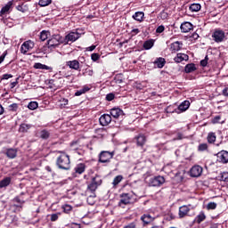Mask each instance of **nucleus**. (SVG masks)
<instances>
[{
  "instance_id": "obj_40",
  "label": "nucleus",
  "mask_w": 228,
  "mask_h": 228,
  "mask_svg": "<svg viewBox=\"0 0 228 228\" xmlns=\"http://www.w3.org/2000/svg\"><path fill=\"white\" fill-rule=\"evenodd\" d=\"M123 179H124V176H122V175H117L112 182L113 186H118V184H120Z\"/></svg>"
},
{
  "instance_id": "obj_45",
  "label": "nucleus",
  "mask_w": 228,
  "mask_h": 228,
  "mask_svg": "<svg viewBox=\"0 0 228 228\" xmlns=\"http://www.w3.org/2000/svg\"><path fill=\"white\" fill-rule=\"evenodd\" d=\"M159 17L161 20H167L168 19V12H165V10L161 11L159 13Z\"/></svg>"
},
{
  "instance_id": "obj_10",
  "label": "nucleus",
  "mask_w": 228,
  "mask_h": 228,
  "mask_svg": "<svg viewBox=\"0 0 228 228\" xmlns=\"http://www.w3.org/2000/svg\"><path fill=\"white\" fill-rule=\"evenodd\" d=\"M215 42L220 44V42H224V38H225V32L222 29H216L212 35Z\"/></svg>"
},
{
  "instance_id": "obj_51",
  "label": "nucleus",
  "mask_w": 228,
  "mask_h": 228,
  "mask_svg": "<svg viewBox=\"0 0 228 228\" xmlns=\"http://www.w3.org/2000/svg\"><path fill=\"white\" fill-rule=\"evenodd\" d=\"M165 31V27L163 25H160L157 28H156V33L158 35H161V33H163Z\"/></svg>"
},
{
  "instance_id": "obj_36",
  "label": "nucleus",
  "mask_w": 228,
  "mask_h": 228,
  "mask_svg": "<svg viewBox=\"0 0 228 228\" xmlns=\"http://www.w3.org/2000/svg\"><path fill=\"white\" fill-rule=\"evenodd\" d=\"M49 37H51V32L47 30H43L40 33V40H42V42H45V40H47Z\"/></svg>"
},
{
  "instance_id": "obj_33",
  "label": "nucleus",
  "mask_w": 228,
  "mask_h": 228,
  "mask_svg": "<svg viewBox=\"0 0 228 228\" xmlns=\"http://www.w3.org/2000/svg\"><path fill=\"white\" fill-rule=\"evenodd\" d=\"M16 10H18V12H21V13H26V12L29 11V5L27 4H21L16 6Z\"/></svg>"
},
{
  "instance_id": "obj_20",
  "label": "nucleus",
  "mask_w": 228,
  "mask_h": 228,
  "mask_svg": "<svg viewBox=\"0 0 228 228\" xmlns=\"http://www.w3.org/2000/svg\"><path fill=\"white\" fill-rule=\"evenodd\" d=\"M110 113L111 117H113V118H119L120 117H122L124 115V110H122L118 107H114V108L110 109Z\"/></svg>"
},
{
  "instance_id": "obj_59",
  "label": "nucleus",
  "mask_w": 228,
  "mask_h": 228,
  "mask_svg": "<svg viewBox=\"0 0 228 228\" xmlns=\"http://www.w3.org/2000/svg\"><path fill=\"white\" fill-rule=\"evenodd\" d=\"M222 95H224V97H228V86L223 89Z\"/></svg>"
},
{
  "instance_id": "obj_12",
  "label": "nucleus",
  "mask_w": 228,
  "mask_h": 228,
  "mask_svg": "<svg viewBox=\"0 0 228 228\" xmlns=\"http://www.w3.org/2000/svg\"><path fill=\"white\" fill-rule=\"evenodd\" d=\"M203 170L202 167L199 165L193 166L190 170L191 177H200Z\"/></svg>"
},
{
  "instance_id": "obj_27",
  "label": "nucleus",
  "mask_w": 228,
  "mask_h": 228,
  "mask_svg": "<svg viewBox=\"0 0 228 228\" xmlns=\"http://www.w3.org/2000/svg\"><path fill=\"white\" fill-rule=\"evenodd\" d=\"M143 17H145V13L143 12H136L132 16V19H134V20H136L137 22H143Z\"/></svg>"
},
{
  "instance_id": "obj_9",
  "label": "nucleus",
  "mask_w": 228,
  "mask_h": 228,
  "mask_svg": "<svg viewBox=\"0 0 228 228\" xmlns=\"http://www.w3.org/2000/svg\"><path fill=\"white\" fill-rule=\"evenodd\" d=\"M79 38V34L75 32H70L68 35L65 36V37H62V43L64 45H67L69 42H76Z\"/></svg>"
},
{
  "instance_id": "obj_4",
  "label": "nucleus",
  "mask_w": 228,
  "mask_h": 228,
  "mask_svg": "<svg viewBox=\"0 0 228 228\" xmlns=\"http://www.w3.org/2000/svg\"><path fill=\"white\" fill-rule=\"evenodd\" d=\"M120 200L118 206H129V204H134L136 202V199L133 198V193L131 192H123L119 195Z\"/></svg>"
},
{
  "instance_id": "obj_24",
  "label": "nucleus",
  "mask_w": 228,
  "mask_h": 228,
  "mask_svg": "<svg viewBox=\"0 0 228 228\" xmlns=\"http://www.w3.org/2000/svg\"><path fill=\"white\" fill-rule=\"evenodd\" d=\"M197 70V65L195 63H188L184 67L185 74H191V72H195Z\"/></svg>"
},
{
  "instance_id": "obj_5",
  "label": "nucleus",
  "mask_w": 228,
  "mask_h": 228,
  "mask_svg": "<svg viewBox=\"0 0 228 228\" xmlns=\"http://www.w3.org/2000/svg\"><path fill=\"white\" fill-rule=\"evenodd\" d=\"M102 184V179L99 175H95L91 179V183L87 185V190L91 191V193H94L97 191L99 186Z\"/></svg>"
},
{
  "instance_id": "obj_54",
  "label": "nucleus",
  "mask_w": 228,
  "mask_h": 228,
  "mask_svg": "<svg viewBox=\"0 0 228 228\" xmlns=\"http://www.w3.org/2000/svg\"><path fill=\"white\" fill-rule=\"evenodd\" d=\"M138 33H140V29L139 28H134L131 30L130 32V38H133V37H136V35H138Z\"/></svg>"
},
{
  "instance_id": "obj_42",
  "label": "nucleus",
  "mask_w": 228,
  "mask_h": 228,
  "mask_svg": "<svg viewBox=\"0 0 228 228\" xmlns=\"http://www.w3.org/2000/svg\"><path fill=\"white\" fill-rule=\"evenodd\" d=\"M9 111L16 112L17 110H19V104L18 103H12L8 106Z\"/></svg>"
},
{
  "instance_id": "obj_22",
  "label": "nucleus",
  "mask_w": 228,
  "mask_h": 228,
  "mask_svg": "<svg viewBox=\"0 0 228 228\" xmlns=\"http://www.w3.org/2000/svg\"><path fill=\"white\" fill-rule=\"evenodd\" d=\"M141 220L143 223V225H149V224H152V222H154V217L151 216V214H143L141 216Z\"/></svg>"
},
{
  "instance_id": "obj_25",
  "label": "nucleus",
  "mask_w": 228,
  "mask_h": 228,
  "mask_svg": "<svg viewBox=\"0 0 228 228\" xmlns=\"http://www.w3.org/2000/svg\"><path fill=\"white\" fill-rule=\"evenodd\" d=\"M153 63L158 67V69H163L167 64V61L163 57H159L153 61Z\"/></svg>"
},
{
  "instance_id": "obj_30",
  "label": "nucleus",
  "mask_w": 228,
  "mask_h": 228,
  "mask_svg": "<svg viewBox=\"0 0 228 228\" xmlns=\"http://www.w3.org/2000/svg\"><path fill=\"white\" fill-rule=\"evenodd\" d=\"M34 69H41V70H53L52 67H49L45 64H42L40 62H36L34 64Z\"/></svg>"
},
{
  "instance_id": "obj_8",
  "label": "nucleus",
  "mask_w": 228,
  "mask_h": 228,
  "mask_svg": "<svg viewBox=\"0 0 228 228\" xmlns=\"http://www.w3.org/2000/svg\"><path fill=\"white\" fill-rule=\"evenodd\" d=\"M35 47V42L31 40L25 41L20 46L21 54H28V51H31Z\"/></svg>"
},
{
  "instance_id": "obj_34",
  "label": "nucleus",
  "mask_w": 228,
  "mask_h": 228,
  "mask_svg": "<svg viewBox=\"0 0 228 228\" xmlns=\"http://www.w3.org/2000/svg\"><path fill=\"white\" fill-rule=\"evenodd\" d=\"M208 143H215L216 142V134L214 132L208 133L207 136Z\"/></svg>"
},
{
  "instance_id": "obj_18",
  "label": "nucleus",
  "mask_w": 228,
  "mask_h": 228,
  "mask_svg": "<svg viewBox=\"0 0 228 228\" xmlns=\"http://www.w3.org/2000/svg\"><path fill=\"white\" fill-rule=\"evenodd\" d=\"M180 29L182 33H190L191 30H193V24L190 21H184L181 24Z\"/></svg>"
},
{
  "instance_id": "obj_31",
  "label": "nucleus",
  "mask_w": 228,
  "mask_h": 228,
  "mask_svg": "<svg viewBox=\"0 0 228 228\" xmlns=\"http://www.w3.org/2000/svg\"><path fill=\"white\" fill-rule=\"evenodd\" d=\"M86 170V165L85 163H79L76 167H75V172L76 174H83Z\"/></svg>"
},
{
  "instance_id": "obj_2",
  "label": "nucleus",
  "mask_w": 228,
  "mask_h": 228,
  "mask_svg": "<svg viewBox=\"0 0 228 228\" xmlns=\"http://www.w3.org/2000/svg\"><path fill=\"white\" fill-rule=\"evenodd\" d=\"M63 44V37L60 34L53 35L51 38L46 43V47L50 49V51H54L57 47H60Z\"/></svg>"
},
{
  "instance_id": "obj_60",
  "label": "nucleus",
  "mask_w": 228,
  "mask_h": 228,
  "mask_svg": "<svg viewBox=\"0 0 228 228\" xmlns=\"http://www.w3.org/2000/svg\"><path fill=\"white\" fill-rule=\"evenodd\" d=\"M6 54H8L7 52H4L3 54L0 56V65L4 61V59L6 58Z\"/></svg>"
},
{
  "instance_id": "obj_39",
  "label": "nucleus",
  "mask_w": 228,
  "mask_h": 228,
  "mask_svg": "<svg viewBox=\"0 0 228 228\" xmlns=\"http://www.w3.org/2000/svg\"><path fill=\"white\" fill-rule=\"evenodd\" d=\"M208 149H209V146L206 142L200 143L198 146V151L199 152H205V151H208Z\"/></svg>"
},
{
  "instance_id": "obj_57",
  "label": "nucleus",
  "mask_w": 228,
  "mask_h": 228,
  "mask_svg": "<svg viewBox=\"0 0 228 228\" xmlns=\"http://www.w3.org/2000/svg\"><path fill=\"white\" fill-rule=\"evenodd\" d=\"M208 56H206L204 60H201L200 61V66L201 67H208Z\"/></svg>"
},
{
  "instance_id": "obj_6",
  "label": "nucleus",
  "mask_w": 228,
  "mask_h": 228,
  "mask_svg": "<svg viewBox=\"0 0 228 228\" xmlns=\"http://www.w3.org/2000/svg\"><path fill=\"white\" fill-rule=\"evenodd\" d=\"M216 161L218 163H222L223 165H227L228 163V151L225 150H222L221 151L216 154Z\"/></svg>"
},
{
  "instance_id": "obj_26",
  "label": "nucleus",
  "mask_w": 228,
  "mask_h": 228,
  "mask_svg": "<svg viewBox=\"0 0 228 228\" xmlns=\"http://www.w3.org/2000/svg\"><path fill=\"white\" fill-rule=\"evenodd\" d=\"M90 90H92V87L86 85L82 87V89L76 91L75 96L79 97V96L83 95L84 94H86V92H90Z\"/></svg>"
},
{
  "instance_id": "obj_28",
  "label": "nucleus",
  "mask_w": 228,
  "mask_h": 228,
  "mask_svg": "<svg viewBox=\"0 0 228 228\" xmlns=\"http://www.w3.org/2000/svg\"><path fill=\"white\" fill-rule=\"evenodd\" d=\"M207 216L206 214L201 211L200 212V214L194 218V224H202V222H204V220H206Z\"/></svg>"
},
{
  "instance_id": "obj_14",
  "label": "nucleus",
  "mask_w": 228,
  "mask_h": 228,
  "mask_svg": "<svg viewBox=\"0 0 228 228\" xmlns=\"http://www.w3.org/2000/svg\"><path fill=\"white\" fill-rule=\"evenodd\" d=\"M181 49H183V42L181 41H175L172 43L169 46V51L171 52L172 54L179 53Z\"/></svg>"
},
{
  "instance_id": "obj_53",
  "label": "nucleus",
  "mask_w": 228,
  "mask_h": 228,
  "mask_svg": "<svg viewBox=\"0 0 228 228\" xmlns=\"http://www.w3.org/2000/svg\"><path fill=\"white\" fill-rule=\"evenodd\" d=\"M220 120H222V116H216L212 119V124H219Z\"/></svg>"
},
{
  "instance_id": "obj_3",
  "label": "nucleus",
  "mask_w": 228,
  "mask_h": 228,
  "mask_svg": "<svg viewBox=\"0 0 228 228\" xmlns=\"http://www.w3.org/2000/svg\"><path fill=\"white\" fill-rule=\"evenodd\" d=\"M115 156V151H102L98 155V163H111V159Z\"/></svg>"
},
{
  "instance_id": "obj_49",
  "label": "nucleus",
  "mask_w": 228,
  "mask_h": 228,
  "mask_svg": "<svg viewBox=\"0 0 228 228\" xmlns=\"http://www.w3.org/2000/svg\"><path fill=\"white\" fill-rule=\"evenodd\" d=\"M216 202H209L207 205V209L211 210V209H216Z\"/></svg>"
},
{
  "instance_id": "obj_56",
  "label": "nucleus",
  "mask_w": 228,
  "mask_h": 228,
  "mask_svg": "<svg viewBox=\"0 0 228 228\" xmlns=\"http://www.w3.org/2000/svg\"><path fill=\"white\" fill-rule=\"evenodd\" d=\"M94 76V70L90 69H86L85 72L83 73V76Z\"/></svg>"
},
{
  "instance_id": "obj_16",
  "label": "nucleus",
  "mask_w": 228,
  "mask_h": 228,
  "mask_svg": "<svg viewBox=\"0 0 228 228\" xmlns=\"http://www.w3.org/2000/svg\"><path fill=\"white\" fill-rule=\"evenodd\" d=\"M190 108V101H183L176 109H175V112L184 113Z\"/></svg>"
},
{
  "instance_id": "obj_63",
  "label": "nucleus",
  "mask_w": 228,
  "mask_h": 228,
  "mask_svg": "<svg viewBox=\"0 0 228 228\" xmlns=\"http://www.w3.org/2000/svg\"><path fill=\"white\" fill-rule=\"evenodd\" d=\"M191 38H193V40H199V34L197 32H194L191 35Z\"/></svg>"
},
{
  "instance_id": "obj_17",
  "label": "nucleus",
  "mask_w": 228,
  "mask_h": 228,
  "mask_svg": "<svg viewBox=\"0 0 228 228\" xmlns=\"http://www.w3.org/2000/svg\"><path fill=\"white\" fill-rule=\"evenodd\" d=\"M99 122L101 126H106L111 124V115L110 114H103L100 117Z\"/></svg>"
},
{
  "instance_id": "obj_15",
  "label": "nucleus",
  "mask_w": 228,
  "mask_h": 228,
  "mask_svg": "<svg viewBox=\"0 0 228 228\" xmlns=\"http://www.w3.org/2000/svg\"><path fill=\"white\" fill-rule=\"evenodd\" d=\"M134 140L137 147L143 148V145L147 143V137L143 134H139L137 136L134 137Z\"/></svg>"
},
{
  "instance_id": "obj_23",
  "label": "nucleus",
  "mask_w": 228,
  "mask_h": 228,
  "mask_svg": "<svg viewBox=\"0 0 228 228\" xmlns=\"http://www.w3.org/2000/svg\"><path fill=\"white\" fill-rule=\"evenodd\" d=\"M12 6H13V1H9L7 4H5V6L2 7L0 11V15H8V13H10Z\"/></svg>"
},
{
  "instance_id": "obj_38",
  "label": "nucleus",
  "mask_w": 228,
  "mask_h": 228,
  "mask_svg": "<svg viewBox=\"0 0 228 228\" xmlns=\"http://www.w3.org/2000/svg\"><path fill=\"white\" fill-rule=\"evenodd\" d=\"M49 136H51V133L48 130L44 129L40 132V138H42V140H47Z\"/></svg>"
},
{
  "instance_id": "obj_46",
  "label": "nucleus",
  "mask_w": 228,
  "mask_h": 228,
  "mask_svg": "<svg viewBox=\"0 0 228 228\" xmlns=\"http://www.w3.org/2000/svg\"><path fill=\"white\" fill-rule=\"evenodd\" d=\"M220 181H224V183H228V172H224L221 174Z\"/></svg>"
},
{
  "instance_id": "obj_7",
  "label": "nucleus",
  "mask_w": 228,
  "mask_h": 228,
  "mask_svg": "<svg viewBox=\"0 0 228 228\" xmlns=\"http://www.w3.org/2000/svg\"><path fill=\"white\" fill-rule=\"evenodd\" d=\"M150 186L159 187L165 184V177L161 175L154 176L150 179Z\"/></svg>"
},
{
  "instance_id": "obj_47",
  "label": "nucleus",
  "mask_w": 228,
  "mask_h": 228,
  "mask_svg": "<svg viewBox=\"0 0 228 228\" xmlns=\"http://www.w3.org/2000/svg\"><path fill=\"white\" fill-rule=\"evenodd\" d=\"M91 60H92L93 61H99V60H101V54L96 53H92V54H91Z\"/></svg>"
},
{
  "instance_id": "obj_44",
  "label": "nucleus",
  "mask_w": 228,
  "mask_h": 228,
  "mask_svg": "<svg viewBox=\"0 0 228 228\" xmlns=\"http://www.w3.org/2000/svg\"><path fill=\"white\" fill-rule=\"evenodd\" d=\"M28 110H37L38 108V102H30L28 105Z\"/></svg>"
},
{
  "instance_id": "obj_35",
  "label": "nucleus",
  "mask_w": 228,
  "mask_h": 228,
  "mask_svg": "<svg viewBox=\"0 0 228 228\" xmlns=\"http://www.w3.org/2000/svg\"><path fill=\"white\" fill-rule=\"evenodd\" d=\"M142 47L143 49H145V51H149V49H152V47H154V41L152 39L145 41L143 43Z\"/></svg>"
},
{
  "instance_id": "obj_13",
  "label": "nucleus",
  "mask_w": 228,
  "mask_h": 228,
  "mask_svg": "<svg viewBox=\"0 0 228 228\" xmlns=\"http://www.w3.org/2000/svg\"><path fill=\"white\" fill-rule=\"evenodd\" d=\"M17 152L16 148H7L3 151V154H4L8 159H15V158H17Z\"/></svg>"
},
{
  "instance_id": "obj_55",
  "label": "nucleus",
  "mask_w": 228,
  "mask_h": 228,
  "mask_svg": "<svg viewBox=\"0 0 228 228\" xmlns=\"http://www.w3.org/2000/svg\"><path fill=\"white\" fill-rule=\"evenodd\" d=\"M115 99V94L110 93L106 95V101L111 102Z\"/></svg>"
},
{
  "instance_id": "obj_58",
  "label": "nucleus",
  "mask_w": 228,
  "mask_h": 228,
  "mask_svg": "<svg viewBox=\"0 0 228 228\" xmlns=\"http://www.w3.org/2000/svg\"><path fill=\"white\" fill-rule=\"evenodd\" d=\"M70 228H81V224L77 223H71L69 224Z\"/></svg>"
},
{
  "instance_id": "obj_43",
  "label": "nucleus",
  "mask_w": 228,
  "mask_h": 228,
  "mask_svg": "<svg viewBox=\"0 0 228 228\" xmlns=\"http://www.w3.org/2000/svg\"><path fill=\"white\" fill-rule=\"evenodd\" d=\"M53 3V0H39V6H49Z\"/></svg>"
},
{
  "instance_id": "obj_37",
  "label": "nucleus",
  "mask_w": 228,
  "mask_h": 228,
  "mask_svg": "<svg viewBox=\"0 0 228 228\" xmlns=\"http://www.w3.org/2000/svg\"><path fill=\"white\" fill-rule=\"evenodd\" d=\"M200 8H202L200 4H191L189 7V10L191 12H200Z\"/></svg>"
},
{
  "instance_id": "obj_1",
  "label": "nucleus",
  "mask_w": 228,
  "mask_h": 228,
  "mask_svg": "<svg viewBox=\"0 0 228 228\" xmlns=\"http://www.w3.org/2000/svg\"><path fill=\"white\" fill-rule=\"evenodd\" d=\"M56 156L55 165L59 170H70V155L63 151H53Z\"/></svg>"
},
{
  "instance_id": "obj_41",
  "label": "nucleus",
  "mask_w": 228,
  "mask_h": 228,
  "mask_svg": "<svg viewBox=\"0 0 228 228\" xmlns=\"http://www.w3.org/2000/svg\"><path fill=\"white\" fill-rule=\"evenodd\" d=\"M63 213H66V215H70L72 213V206L69 204H65L62 206Z\"/></svg>"
},
{
  "instance_id": "obj_29",
  "label": "nucleus",
  "mask_w": 228,
  "mask_h": 228,
  "mask_svg": "<svg viewBox=\"0 0 228 228\" xmlns=\"http://www.w3.org/2000/svg\"><path fill=\"white\" fill-rule=\"evenodd\" d=\"M12 183V177L7 176L0 181V188H6Z\"/></svg>"
},
{
  "instance_id": "obj_64",
  "label": "nucleus",
  "mask_w": 228,
  "mask_h": 228,
  "mask_svg": "<svg viewBox=\"0 0 228 228\" xmlns=\"http://www.w3.org/2000/svg\"><path fill=\"white\" fill-rule=\"evenodd\" d=\"M61 102H62L61 104H62L63 106H67V104H69V100L63 98L62 100H61Z\"/></svg>"
},
{
  "instance_id": "obj_48",
  "label": "nucleus",
  "mask_w": 228,
  "mask_h": 228,
  "mask_svg": "<svg viewBox=\"0 0 228 228\" xmlns=\"http://www.w3.org/2000/svg\"><path fill=\"white\" fill-rule=\"evenodd\" d=\"M12 200L13 202H17V204H20L21 206L24 204V202H26L24 200L20 199V196H16Z\"/></svg>"
},
{
  "instance_id": "obj_19",
  "label": "nucleus",
  "mask_w": 228,
  "mask_h": 228,
  "mask_svg": "<svg viewBox=\"0 0 228 228\" xmlns=\"http://www.w3.org/2000/svg\"><path fill=\"white\" fill-rule=\"evenodd\" d=\"M190 60V56L186 53H179L174 58L175 63H183V61H188Z\"/></svg>"
},
{
  "instance_id": "obj_52",
  "label": "nucleus",
  "mask_w": 228,
  "mask_h": 228,
  "mask_svg": "<svg viewBox=\"0 0 228 228\" xmlns=\"http://www.w3.org/2000/svg\"><path fill=\"white\" fill-rule=\"evenodd\" d=\"M50 216L51 222H56L60 218V214H52Z\"/></svg>"
},
{
  "instance_id": "obj_32",
  "label": "nucleus",
  "mask_w": 228,
  "mask_h": 228,
  "mask_svg": "<svg viewBox=\"0 0 228 228\" xmlns=\"http://www.w3.org/2000/svg\"><path fill=\"white\" fill-rule=\"evenodd\" d=\"M30 129H31V125L26 124V123H22V124L20 126L19 132H20V133H28V131H29Z\"/></svg>"
},
{
  "instance_id": "obj_11",
  "label": "nucleus",
  "mask_w": 228,
  "mask_h": 228,
  "mask_svg": "<svg viewBox=\"0 0 228 228\" xmlns=\"http://www.w3.org/2000/svg\"><path fill=\"white\" fill-rule=\"evenodd\" d=\"M66 67H69L71 70H77L78 72H81V64L78 60L66 61Z\"/></svg>"
},
{
  "instance_id": "obj_62",
  "label": "nucleus",
  "mask_w": 228,
  "mask_h": 228,
  "mask_svg": "<svg viewBox=\"0 0 228 228\" xmlns=\"http://www.w3.org/2000/svg\"><path fill=\"white\" fill-rule=\"evenodd\" d=\"M11 77H13V75H12V74H4L2 76V79H10Z\"/></svg>"
},
{
  "instance_id": "obj_50",
  "label": "nucleus",
  "mask_w": 228,
  "mask_h": 228,
  "mask_svg": "<svg viewBox=\"0 0 228 228\" xmlns=\"http://www.w3.org/2000/svg\"><path fill=\"white\" fill-rule=\"evenodd\" d=\"M45 170L46 172H48V174H50V175H56V173H54V171L53 170V167H51V166H46L45 167Z\"/></svg>"
},
{
  "instance_id": "obj_61",
  "label": "nucleus",
  "mask_w": 228,
  "mask_h": 228,
  "mask_svg": "<svg viewBox=\"0 0 228 228\" xmlns=\"http://www.w3.org/2000/svg\"><path fill=\"white\" fill-rule=\"evenodd\" d=\"M17 85H19V77L16 78V81L12 82L10 86H11V88H14L17 86Z\"/></svg>"
},
{
  "instance_id": "obj_21",
  "label": "nucleus",
  "mask_w": 228,
  "mask_h": 228,
  "mask_svg": "<svg viewBox=\"0 0 228 228\" xmlns=\"http://www.w3.org/2000/svg\"><path fill=\"white\" fill-rule=\"evenodd\" d=\"M188 213H190V207L183 205L179 208L178 216L179 218H184V216H188Z\"/></svg>"
}]
</instances>
